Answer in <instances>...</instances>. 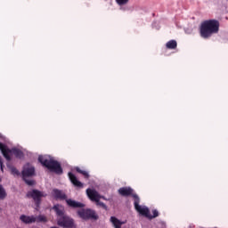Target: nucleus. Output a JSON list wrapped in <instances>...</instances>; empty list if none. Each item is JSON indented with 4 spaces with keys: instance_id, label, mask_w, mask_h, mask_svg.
Returning a JSON list of instances; mask_svg holds the SVG:
<instances>
[{
    "instance_id": "8",
    "label": "nucleus",
    "mask_w": 228,
    "mask_h": 228,
    "mask_svg": "<svg viewBox=\"0 0 228 228\" xmlns=\"http://www.w3.org/2000/svg\"><path fill=\"white\" fill-rule=\"evenodd\" d=\"M57 224L63 228H76L74 219L67 215L57 218Z\"/></svg>"
},
{
    "instance_id": "17",
    "label": "nucleus",
    "mask_w": 228,
    "mask_h": 228,
    "mask_svg": "<svg viewBox=\"0 0 228 228\" xmlns=\"http://www.w3.org/2000/svg\"><path fill=\"white\" fill-rule=\"evenodd\" d=\"M6 167H7V168H9V170H11L12 175H14V176H15V175H16V176L20 175V172H19L18 169H17V167H13V166L12 165V163L7 162Z\"/></svg>"
},
{
    "instance_id": "12",
    "label": "nucleus",
    "mask_w": 228,
    "mask_h": 228,
    "mask_svg": "<svg viewBox=\"0 0 228 228\" xmlns=\"http://www.w3.org/2000/svg\"><path fill=\"white\" fill-rule=\"evenodd\" d=\"M118 193L122 197H129L131 195L133 197V195H134L133 194V189L131 187H121L118 190Z\"/></svg>"
},
{
    "instance_id": "6",
    "label": "nucleus",
    "mask_w": 228,
    "mask_h": 228,
    "mask_svg": "<svg viewBox=\"0 0 228 228\" xmlns=\"http://www.w3.org/2000/svg\"><path fill=\"white\" fill-rule=\"evenodd\" d=\"M21 175L26 184L28 186H33V184H35V181L28 179V177H33V175H35V167H33V166H30L29 164L25 165Z\"/></svg>"
},
{
    "instance_id": "16",
    "label": "nucleus",
    "mask_w": 228,
    "mask_h": 228,
    "mask_svg": "<svg viewBox=\"0 0 228 228\" xmlns=\"http://www.w3.org/2000/svg\"><path fill=\"white\" fill-rule=\"evenodd\" d=\"M110 222L112 224L114 228H122V225L126 224V221L122 222L118 220V218H117L116 216H110Z\"/></svg>"
},
{
    "instance_id": "10",
    "label": "nucleus",
    "mask_w": 228,
    "mask_h": 228,
    "mask_svg": "<svg viewBox=\"0 0 228 228\" xmlns=\"http://www.w3.org/2000/svg\"><path fill=\"white\" fill-rule=\"evenodd\" d=\"M53 193L54 199H56V200H67V194H65V192H63V191H61V190L53 189Z\"/></svg>"
},
{
    "instance_id": "21",
    "label": "nucleus",
    "mask_w": 228,
    "mask_h": 228,
    "mask_svg": "<svg viewBox=\"0 0 228 228\" xmlns=\"http://www.w3.org/2000/svg\"><path fill=\"white\" fill-rule=\"evenodd\" d=\"M36 222H37V224H45L47 223V217L45 216L39 215L38 216L36 217Z\"/></svg>"
},
{
    "instance_id": "19",
    "label": "nucleus",
    "mask_w": 228,
    "mask_h": 228,
    "mask_svg": "<svg viewBox=\"0 0 228 228\" xmlns=\"http://www.w3.org/2000/svg\"><path fill=\"white\" fill-rule=\"evenodd\" d=\"M1 178H0V183H1ZM6 190H4V187H3V184L0 183V200H4L6 199Z\"/></svg>"
},
{
    "instance_id": "2",
    "label": "nucleus",
    "mask_w": 228,
    "mask_h": 228,
    "mask_svg": "<svg viewBox=\"0 0 228 228\" xmlns=\"http://www.w3.org/2000/svg\"><path fill=\"white\" fill-rule=\"evenodd\" d=\"M38 161L43 165V167L48 168L50 172H54V174H57L58 175H61V174H63V168H61L60 162L53 160L52 158L47 156H39Z\"/></svg>"
},
{
    "instance_id": "14",
    "label": "nucleus",
    "mask_w": 228,
    "mask_h": 228,
    "mask_svg": "<svg viewBox=\"0 0 228 228\" xmlns=\"http://www.w3.org/2000/svg\"><path fill=\"white\" fill-rule=\"evenodd\" d=\"M53 209L56 213L57 216H59V218H61V216H65V208H63V206L56 204L53 207Z\"/></svg>"
},
{
    "instance_id": "7",
    "label": "nucleus",
    "mask_w": 228,
    "mask_h": 228,
    "mask_svg": "<svg viewBox=\"0 0 228 228\" xmlns=\"http://www.w3.org/2000/svg\"><path fill=\"white\" fill-rule=\"evenodd\" d=\"M86 194L90 199V200L96 203V206H100V208H102V209H105V211H108V206H106L104 202L101 201V194H99L97 191L87 189Z\"/></svg>"
},
{
    "instance_id": "24",
    "label": "nucleus",
    "mask_w": 228,
    "mask_h": 228,
    "mask_svg": "<svg viewBox=\"0 0 228 228\" xmlns=\"http://www.w3.org/2000/svg\"><path fill=\"white\" fill-rule=\"evenodd\" d=\"M101 199H103V200H106V198H104V196H101Z\"/></svg>"
},
{
    "instance_id": "11",
    "label": "nucleus",
    "mask_w": 228,
    "mask_h": 228,
    "mask_svg": "<svg viewBox=\"0 0 228 228\" xmlns=\"http://www.w3.org/2000/svg\"><path fill=\"white\" fill-rule=\"evenodd\" d=\"M20 220L23 223V224H35V222H37V217L35 216H26V215H21L20 216Z\"/></svg>"
},
{
    "instance_id": "4",
    "label": "nucleus",
    "mask_w": 228,
    "mask_h": 228,
    "mask_svg": "<svg viewBox=\"0 0 228 228\" xmlns=\"http://www.w3.org/2000/svg\"><path fill=\"white\" fill-rule=\"evenodd\" d=\"M0 151L5 158L6 161L11 162L12 161V154L15 156V158H18L19 159H21V158H24V153L22 151L17 149V148H12L10 149L6 144L0 142Z\"/></svg>"
},
{
    "instance_id": "1",
    "label": "nucleus",
    "mask_w": 228,
    "mask_h": 228,
    "mask_svg": "<svg viewBox=\"0 0 228 228\" xmlns=\"http://www.w3.org/2000/svg\"><path fill=\"white\" fill-rule=\"evenodd\" d=\"M220 29V22L216 20H208L201 23L200 28V37L202 38H209L211 35H215Z\"/></svg>"
},
{
    "instance_id": "23",
    "label": "nucleus",
    "mask_w": 228,
    "mask_h": 228,
    "mask_svg": "<svg viewBox=\"0 0 228 228\" xmlns=\"http://www.w3.org/2000/svg\"><path fill=\"white\" fill-rule=\"evenodd\" d=\"M0 170L1 172H4V164L3 163L2 158H0Z\"/></svg>"
},
{
    "instance_id": "3",
    "label": "nucleus",
    "mask_w": 228,
    "mask_h": 228,
    "mask_svg": "<svg viewBox=\"0 0 228 228\" xmlns=\"http://www.w3.org/2000/svg\"><path fill=\"white\" fill-rule=\"evenodd\" d=\"M133 199L134 209L139 215L149 218V220H152V218H158V216H159V212H158L157 209L152 210L153 215H151L149 208L140 206V197H138L137 194H134Z\"/></svg>"
},
{
    "instance_id": "18",
    "label": "nucleus",
    "mask_w": 228,
    "mask_h": 228,
    "mask_svg": "<svg viewBox=\"0 0 228 228\" xmlns=\"http://www.w3.org/2000/svg\"><path fill=\"white\" fill-rule=\"evenodd\" d=\"M167 49H177V41L172 39L166 44Z\"/></svg>"
},
{
    "instance_id": "20",
    "label": "nucleus",
    "mask_w": 228,
    "mask_h": 228,
    "mask_svg": "<svg viewBox=\"0 0 228 228\" xmlns=\"http://www.w3.org/2000/svg\"><path fill=\"white\" fill-rule=\"evenodd\" d=\"M76 172H77L78 174H81L82 175H84L85 179H89L90 178V175L88 174V172L82 170L80 167H75Z\"/></svg>"
},
{
    "instance_id": "15",
    "label": "nucleus",
    "mask_w": 228,
    "mask_h": 228,
    "mask_svg": "<svg viewBox=\"0 0 228 228\" xmlns=\"http://www.w3.org/2000/svg\"><path fill=\"white\" fill-rule=\"evenodd\" d=\"M68 175L73 185H75L77 188H83V183L79 182V180H77V177L75 176L74 174L69 172Z\"/></svg>"
},
{
    "instance_id": "9",
    "label": "nucleus",
    "mask_w": 228,
    "mask_h": 228,
    "mask_svg": "<svg viewBox=\"0 0 228 228\" xmlns=\"http://www.w3.org/2000/svg\"><path fill=\"white\" fill-rule=\"evenodd\" d=\"M27 197H31L35 202L36 207L40 208V204L42 203V197H47V194H44V192L34 189L27 193Z\"/></svg>"
},
{
    "instance_id": "22",
    "label": "nucleus",
    "mask_w": 228,
    "mask_h": 228,
    "mask_svg": "<svg viewBox=\"0 0 228 228\" xmlns=\"http://www.w3.org/2000/svg\"><path fill=\"white\" fill-rule=\"evenodd\" d=\"M116 3L118 6H126L129 3V0H116Z\"/></svg>"
},
{
    "instance_id": "13",
    "label": "nucleus",
    "mask_w": 228,
    "mask_h": 228,
    "mask_svg": "<svg viewBox=\"0 0 228 228\" xmlns=\"http://www.w3.org/2000/svg\"><path fill=\"white\" fill-rule=\"evenodd\" d=\"M66 204L69 206V208H85V205L83 203L77 202L72 199L66 198Z\"/></svg>"
},
{
    "instance_id": "5",
    "label": "nucleus",
    "mask_w": 228,
    "mask_h": 228,
    "mask_svg": "<svg viewBox=\"0 0 228 228\" xmlns=\"http://www.w3.org/2000/svg\"><path fill=\"white\" fill-rule=\"evenodd\" d=\"M77 213L82 220H99V215L94 209L81 208Z\"/></svg>"
}]
</instances>
